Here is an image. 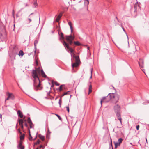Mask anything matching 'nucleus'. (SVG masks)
<instances>
[{
    "instance_id": "obj_14",
    "label": "nucleus",
    "mask_w": 149,
    "mask_h": 149,
    "mask_svg": "<svg viewBox=\"0 0 149 149\" xmlns=\"http://www.w3.org/2000/svg\"><path fill=\"white\" fill-rule=\"evenodd\" d=\"M24 54L23 52V51L21 50H20L19 53L18 55L19 56H21L22 57L23 55H24Z\"/></svg>"
},
{
    "instance_id": "obj_17",
    "label": "nucleus",
    "mask_w": 149,
    "mask_h": 149,
    "mask_svg": "<svg viewBox=\"0 0 149 149\" xmlns=\"http://www.w3.org/2000/svg\"><path fill=\"white\" fill-rule=\"evenodd\" d=\"M68 24L70 26L71 32H72L73 30H72V26L71 22H68Z\"/></svg>"
},
{
    "instance_id": "obj_7",
    "label": "nucleus",
    "mask_w": 149,
    "mask_h": 149,
    "mask_svg": "<svg viewBox=\"0 0 149 149\" xmlns=\"http://www.w3.org/2000/svg\"><path fill=\"white\" fill-rule=\"evenodd\" d=\"M6 95L8 96V97L5 100H8L10 99L12 100H13L14 99V96L12 93L7 92L6 93Z\"/></svg>"
},
{
    "instance_id": "obj_9",
    "label": "nucleus",
    "mask_w": 149,
    "mask_h": 149,
    "mask_svg": "<svg viewBox=\"0 0 149 149\" xmlns=\"http://www.w3.org/2000/svg\"><path fill=\"white\" fill-rule=\"evenodd\" d=\"M138 63L139 66L141 68H142L143 67L144 62L143 59H140L138 62Z\"/></svg>"
},
{
    "instance_id": "obj_37",
    "label": "nucleus",
    "mask_w": 149,
    "mask_h": 149,
    "mask_svg": "<svg viewBox=\"0 0 149 149\" xmlns=\"http://www.w3.org/2000/svg\"><path fill=\"white\" fill-rule=\"evenodd\" d=\"M139 125H137L136 126V129L137 130H139Z\"/></svg>"
},
{
    "instance_id": "obj_38",
    "label": "nucleus",
    "mask_w": 149,
    "mask_h": 149,
    "mask_svg": "<svg viewBox=\"0 0 149 149\" xmlns=\"http://www.w3.org/2000/svg\"><path fill=\"white\" fill-rule=\"evenodd\" d=\"M59 105H60V107H61V99H60L59 100Z\"/></svg>"
},
{
    "instance_id": "obj_44",
    "label": "nucleus",
    "mask_w": 149,
    "mask_h": 149,
    "mask_svg": "<svg viewBox=\"0 0 149 149\" xmlns=\"http://www.w3.org/2000/svg\"><path fill=\"white\" fill-rule=\"evenodd\" d=\"M110 140H111V145H112V141L111 139V138H110Z\"/></svg>"
},
{
    "instance_id": "obj_27",
    "label": "nucleus",
    "mask_w": 149,
    "mask_h": 149,
    "mask_svg": "<svg viewBox=\"0 0 149 149\" xmlns=\"http://www.w3.org/2000/svg\"><path fill=\"white\" fill-rule=\"evenodd\" d=\"M69 93H70V91H68L66 92H65L63 94V95L62 96H63L69 94Z\"/></svg>"
},
{
    "instance_id": "obj_13",
    "label": "nucleus",
    "mask_w": 149,
    "mask_h": 149,
    "mask_svg": "<svg viewBox=\"0 0 149 149\" xmlns=\"http://www.w3.org/2000/svg\"><path fill=\"white\" fill-rule=\"evenodd\" d=\"M59 39L60 40H64V37L63 36V33L61 32L60 33V37L59 38Z\"/></svg>"
},
{
    "instance_id": "obj_50",
    "label": "nucleus",
    "mask_w": 149,
    "mask_h": 149,
    "mask_svg": "<svg viewBox=\"0 0 149 149\" xmlns=\"http://www.w3.org/2000/svg\"><path fill=\"white\" fill-rule=\"evenodd\" d=\"M142 70L144 72V71L145 70L144 69H143V70Z\"/></svg>"
},
{
    "instance_id": "obj_25",
    "label": "nucleus",
    "mask_w": 149,
    "mask_h": 149,
    "mask_svg": "<svg viewBox=\"0 0 149 149\" xmlns=\"http://www.w3.org/2000/svg\"><path fill=\"white\" fill-rule=\"evenodd\" d=\"M63 86H64V85H61L60 86L59 88V91H61L63 90L62 87Z\"/></svg>"
},
{
    "instance_id": "obj_5",
    "label": "nucleus",
    "mask_w": 149,
    "mask_h": 149,
    "mask_svg": "<svg viewBox=\"0 0 149 149\" xmlns=\"http://www.w3.org/2000/svg\"><path fill=\"white\" fill-rule=\"evenodd\" d=\"M111 99V97H110V96L109 95L107 96L103 97L102 99L101 100L100 103L102 105V103L103 102L107 103Z\"/></svg>"
},
{
    "instance_id": "obj_10",
    "label": "nucleus",
    "mask_w": 149,
    "mask_h": 149,
    "mask_svg": "<svg viewBox=\"0 0 149 149\" xmlns=\"http://www.w3.org/2000/svg\"><path fill=\"white\" fill-rule=\"evenodd\" d=\"M17 114L18 116L20 118H22L23 117V115L22 113L20 110H18L17 111Z\"/></svg>"
},
{
    "instance_id": "obj_19",
    "label": "nucleus",
    "mask_w": 149,
    "mask_h": 149,
    "mask_svg": "<svg viewBox=\"0 0 149 149\" xmlns=\"http://www.w3.org/2000/svg\"><path fill=\"white\" fill-rule=\"evenodd\" d=\"M38 137L42 141L44 140V136L40 134H39Z\"/></svg>"
},
{
    "instance_id": "obj_11",
    "label": "nucleus",
    "mask_w": 149,
    "mask_h": 149,
    "mask_svg": "<svg viewBox=\"0 0 149 149\" xmlns=\"http://www.w3.org/2000/svg\"><path fill=\"white\" fill-rule=\"evenodd\" d=\"M18 149H24V146H22V143L20 142L17 146Z\"/></svg>"
},
{
    "instance_id": "obj_20",
    "label": "nucleus",
    "mask_w": 149,
    "mask_h": 149,
    "mask_svg": "<svg viewBox=\"0 0 149 149\" xmlns=\"http://www.w3.org/2000/svg\"><path fill=\"white\" fill-rule=\"evenodd\" d=\"M114 143L115 146V148H116L118 146H119L120 144H119V143L118 142H114Z\"/></svg>"
},
{
    "instance_id": "obj_51",
    "label": "nucleus",
    "mask_w": 149,
    "mask_h": 149,
    "mask_svg": "<svg viewBox=\"0 0 149 149\" xmlns=\"http://www.w3.org/2000/svg\"><path fill=\"white\" fill-rule=\"evenodd\" d=\"M146 142L147 143V139L146 138Z\"/></svg>"
},
{
    "instance_id": "obj_12",
    "label": "nucleus",
    "mask_w": 149,
    "mask_h": 149,
    "mask_svg": "<svg viewBox=\"0 0 149 149\" xmlns=\"http://www.w3.org/2000/svg\"><path fill=\"white\" fill-rule=\"evenodd\" d=\"M28 122L30 125V128H31V125L32 124V123L30 117H29L28 118Z\"/></svg>"
},
{
    "instance_id": "obj_29",
    "label": "nucleus",
    "mask_w": 149,
    "mask_h": 149,
    "mask_svg": "<svg viewBox=\"0 0 149 149\" xmlns=\"http://www.w3.org/2000/svg\"><path fill=\"white\" fill-rule=\"evenodd\" d=\"M41 148L44 149V148L42 145H40L39 148H37L36 149H41Z\"/></svg>"
},
{
    "instance_id": "obj_58",
    "label": "nucleus",
    "mask_w": 149,
    "mask_h": 149,
    "mask_svg": "<svg viewBox=\"0 0 149 149\" xmlns=\"http://www.w3.org/2000/svg\"><path fill=\"white\" fill-rule=\"evenodd\" d=\"M116 18L117 19H117V17H116Z\"/></svg>"
},
{
    "instance_id": "obj_22",
    "label": "nucleus",
    "mask_w": 149,
    "mask_h": 149,
    "mask_svg": "<svg viewBox=\"0 0 149 149\" xmlns=\"http://www.w3.org/2000/svg\"><path fill=\"white\" fill-rule=\"evenodd\" d=\"M74 43L76 45L79 46L81 45L79 41L74 42Z\"/></svg>"
},
{
    "instance_id": "obj_23",
    "label": "nucleus",
    "mask_w": 149,
    "mask_h": 149,
    "mask_svg": "<svg viewBox=\"0 0 149 149\" xmlns=\"http://www.w3.org/2000/svg\"><path fill=\"white\" fill-rule=\"evenodd\" d=\"M18 121L19 125L23 124V121L22 119H19Z\"/></svg>"
},
{
    "instance_id": "obj_55",
    "label": "nucleus",
    "mask_w": 149,
    "mask_h": 149,
    "mask_svg": "<svg viewBox=\"0 0 149 149\" xmlns=\"http://www.w3.org/2000/svg\"><path fill=\"white\" fill-rule=\"evenodd\" d=\"M47 136H48V134L47 133Z\"/></svg>"
},
{
    "instance_id": "obj_3",
    "label": "nucleus",
    "mask_w": 149,
    "mask_h": 149,
    "mask_svg": "<svg viewBox=\"0 0 149 149\" xmlns=\"http://www.w3.org/2000/svg\"><path fill=\"white\" fill-rule=\"evenodd\" d=\"M109 95L111 97V100L113 103H117L119 100V95L113 93H109Z\"/></svg>"
},
{
    "instance_id": "obj_18",
    "label": "nucleus",
    "mask_w": 149,
    "mask_h": 149,
    "mask_svg": "<svg viewBox=\"0 0 149 149\" xmlns=\"http://www.w3.org/2000/svg\"><path fill=\"white\" fill-rule=\"evenodd\" d=\"M40 72L41 74V75H42V77H46V75L45 74L43 70L42 69H41L40 70Z\"/></svg>"
},
{
    "instance_id": "obj_54",
    "label": "nucleus",
    "mask_w": 149,
    "mask_h": 149,
    "mask_svg": "<svg viewBox=\"0 0 149 149\" xmlns=\"http://www.w3.org/2000/svg\"><path fill=\"white\" fill-rule=\"evenodd\" d=\"M2 117V116L1 115H0V118H1Z\"/></svg>"
},
{
    "instance_id": "obj_40",
    "label": "nucleus",
    "mask_w": 149,
    "mask_h": 149,
    "mask_svg": "<svg viewBox=\"0 0 149 149\" xmlns=\"http://www.w3.org/2000/svg\"><path fill=\"white\" fill-rule=\"evenodd\" d=\"M29 136L30 137V138H29V139L30 140H31V139H32V136H31V135L30 134H29Z\"/></svg>"
},
{
    "instance_id": "obj_48",
    "label": "nucleus",
    "mask_w": 149,
    "mask_h": 149,
    "mask_svg": "<svg viewBox=\"0 0 149 149\" xmlns=\"http://www.w3.org/2000/svg\"><path fill=\"white\" fill-rule=\"evenodd\" d=\"M36 50H35V51H34V55H35V54H36Z\"/></svg>"
},
{
    "instance_id": "obj_15",
    "label": "nucleus",
    "mask_w": 149,
    "mask_h": 149,
    "mask_svg": "<svg viewBox=\"0 0 149 149\" xmlns=\"http://www.w3.org/2000/svg\"><path fill=\"white\" fill-rule=\"evenodd\" d=\"M62 16V14H60L57 17L56 19V21L58 22L60 18H61Z\"/></svg>"
},
{
    "instance_id": "obj_33",
    "label": "nucleus",
    "mask_w": 149,
    "mask_h": 149,
    "mask_svg": "<svg viewBox=\"0 0 149 149\" xmlns=\"http://www.w3.org/2000/svg\"><path fill=\"white\" fill-rule=\"evenodd\" d=\"M55 115H56V116L58 118V119L60 120H61V118L60 117V116L58 115V114H55Z\"/></svg>"
},
{
    "instance_id": "obj_28",
    "label": "nucleus",
    "mask_w": 149,
    "mask_h": 149,
    "mask_svg": "<svg viewBox=\"0 0 149 149\" xmlns=\"http://www.w3.org/2000/svg\"><path fill=\"white\" fill-rule=\"evenodd\" d=\"M122 28L123 30V31L125 32V33L126 34V35L127 36V39H128V36L127 35V33H126V31L125 30L124 28H123V26H122Z\"/></svg>"
},
{
    "instance_id": "obj_30",
    "label": "nucleus",
    "mask_w": 149,
    "mask_h": 149,
    "mask_svg": "<svg viewBox=\"0 0 149 149\" xmlns=\"http://www.w3.org/2000/svg\"><path fill=\"white\" fill-rule=\"evenodd\" d=\"M40 140H38L35 143V145H37V144H39L40 142Z\"/></svg>"
},
{
    "instance_id": "obj_6",
    "label": "nucleus",
    "mask_w": 149,
    "mask_h": 149,
    "mask_svg": "<svg viewBox=\"0 0 149 149\" xmlns=\"http://www.w3.org/2000/svg\"><path fill=\"white\" fill-rule=\"evenodd\" d=\"M74 39V37L71 35L66 36V39L67 40L69 43L71 45L72 43V40Z\"/></svg>"
},
{
    "instance_id": "obj_26",
    "label": "nucleus",
    "mask_w": 149,
    "mask_h": 149,
    "mask_svg": "<svg viewBox=\"0 0 149 149\" xmlns=\"http://www.w3.org/2000/svg\"><path fill=\"white\" fill-rule=\"evenodd\" d=\"M38 42L37 40H35L34 42V45L35 46V49L36 48V44L38 43Z\"/></svg>"
},
{
    "instance_id": "obj_57",
    "label": "nucleus",
    "mask_w": 149,
    "mask_h": 149,
    "mask_svg": "<svg viewBox=\"0 0 149 149\" xmlns=\"http://www.w3.org/2000/svg\"><path fill=\"white\" fill-rule=\"evenodd\" d=\"M53 81H52V83H53Z\"/></svg>"
},
{
    "instance_id": "obj_39",
    "label": "nucleus",
    "mask_w": 149,
    "mask_h": 149,
    "mask_svg": "<svg viewBox=\"0 0 149 149\" xmlns=\"http://www.w3.org/2000/svg\"><path fill=\"white\" fill-rule=\"evenodd\" d=\"M20 125L21 128H23V124H22V125Z\"/></svg>"
},
{
    "instance_id": "obj_34",
    "label": "nucleus",
    "mask_w": 149,
    "mask_h": 149,
    "mask_svg": "<svg viewBox=\"0 0 149 149\" xmlns=\"http://www.w3.org/2000/svg\"><path fill=\"white\" fill-rule=\"evenodd\" d=\"M66 107L68 112L69 113V106H67Z\"/></svg>"
},
{
    "instance_id": "obj_36",
    "label": "nucleus",
    "mask_w": 149,
    "mask_h": 149,
    "mask_svg": "<svg viewBox=\"0 0 149 149\" xmlns=\"http://www.w3.org/2000/svg\"><path fill=\"white\" fill-rule=\"evenodd\" d=\"M20 139H21V140H22L23 139H24V135H22L21 136H20Z\"/></svg>"
},
{
    "instance_id": "obj_45",
    "label": "nucleus",
    "mask_w": 149,
    "mask_h": 149,
    "mask_svg": "<svg viewBox=\"0 0 149 149\" xmlns=\"http://www.w3.org/2000/svg\"><path fill=\"white\" fill-rule=\"evenodd\" d=\"M25 126H26V127H28V125H27V124L26 123H25Z\"/></svg>"
},
{
    "instance_id": "obj_8",
    "label": "nucleus",
    "mask_w": 149,
    "mask_h": 149,
    "mask_svg": "<svg viewBox=\"0 0 149 149\" xmlns=\"http://www.w3.org/2000/svg\"><path fill=\"white\" fill-rule=\"evenodd\" d=\"M63 43L65 47V48L66 47L68 49H69L71 53L73 52V50L72 48H70L69 47L68 45L65 41L63 40Z\"/></svg>"
},
{
    "instance_id": "obj_42",
    "label": "nucleus",
    "mask_w": 149,
    "mask_h": 149,
    "mask_svg": "<svg viewBox=\"0 0 149 149\" xmlns=\"http://www.w3.org/2000/svg\"><path fill=\"white\" fill-rule=\"evenodd\" d=\"M18 132H19V133H21V132L20 130L19 129H18Z\"/></svg>"
},
{
    "instance_id": "obj_4",
    "label": "nucleus",
    "mask_w": 149,
    "mask_h": 149,
    "mask_svg": "<svg viewBox=\"0 0 149 149\" xmlns=\"http://www.w3.org/2000/svg\"><path fill=\"white\" fill-rule=\"evenodd\" d=\"M73 54H74V55H75V54L73 53ZM74 57L75 58L76 60V62L72 64V66L73 68L78 66L80 62V60L79 56H74Z\"/></svg>"
},
{
    "instance_id": "obj_53",
    "label": "nucleus",
    "mask_w": 149,
    "mask_h": 149,
    "mask_svg": "<svg viewBox=\"0 0 149 149\" xmlns=\"http://www.w3.org/2000/svg\"><path fill=\"white\" fill-rule=\"evenodd\" d=\"M128 46H129V41H128Z\"/></svg>"
},
{
    "instance_id": "obj_2",
    "label": "nucleus",
    "mask_w": 149,
    "mask_h": 149,
    "mask_svg": "<svg viewBox=\"0 0 149 149\" xmlns=\"http://www.w3.org/2000/svg\"><path fill=\"white\" fill-rule=\"evenodd\" d=\"M114 109L118 120L122 124V118L120 115V107L118 104L116 105L114 107Z\"/></svg>"
},
{
    "instance_id": "obj_35",
    "label": "nucleus",
    "mask_w": 149,
    "mask_h": 149,
    "mask_svg": "<svg viewBox=\"0 0 149 149\" xmlns=\"http://www.w3.org/2000/svg\"><path fill=\"white\" fill-rule=\"evenodd\" d=\"M55 84L57 86H58L60 85V84L57 82H55Z\"/></svg>"
},
{
    "instance_id": "obj_43",
    "label": "nucleus",
    "mask_w": 149,
    "mask_h": 149,
    "mask_svg": "<svg viewBox=\"0 0 149 149\" xmlns=\"http://www.w3.org/2000/svg\"><path fill=\"white\" fill-rule=\"evenodd\" d=\"M48 132L49 134L51 133V132H50L49 129H48Z\"/></svg>"
},
{
    "instance_id": "obj_49",
    "label": "nucleus",
    "mask_w": 149,
    "mask_h": 149,
    "mask_svg": "<svg viewBox=\"0 0 149 149\" xmlns=\"http://www.w3.org/2000/svg\"><path fill=\"white\" fill-rule=\"evenodd\" d=\"M33 14V13H32L29 16V17H30L31 15Z\"/></svg>"
},
{
    "instance_id": "obj_56",
    "label": "nucleus",
    "mask_w": 149,
    "mask_h": 149,
    "mask_svg": "<svg viewBox=\"0 0 149 149\" xmlns=\"http://www.w3.org/2000/svg\"><path fill=\"white\" fill-rule=\"evenodd\" d=\"M14 10H13V13H14Z\"/></svg>"
},
{
    "instance_id": "obj_41",
    "label": "nucleus",
    "mask_w": 149,
    "mask_h": 149,
    "mask_svg": "<svg viewBox=\"0 0 149 149\" xmlns=\"http://www.w3.org/2000/svg\"><path fill=\"white\" fill-rule=\"evenodd\" d=\"M28 20L29 21V23H30V22H31L32 21L31 19L30 18H29Z\"/></svg>"
},
{
    "instance_id": "obj_1",
    "label": "nucleus",
    "mask_w": 149,
    "mask_h": 149,
    "mask_svg": "<svg viewBox=\"0 0 149 149\" xmlns=\"http://www.w3.org/2000/svg\"><path fill=\"white\" fill-rule=\"evenodd\" d=\"M40 68H35V70H33L32 76L34 78V89L36 90H40L42 88L40 86V81L38 77V74L40 73Z\"/></svg>"
},
{
    "instance_id": "obj_16",
    "label": "nucleus",
    "mask_w": 149,
    "mask_h": 149,
    "mask_svg": "<svg viewBox=\"0 0 149 149\" xmlns=\"http://www.w3.org/2000/svg\"><path fill=\"white\" fill-rule=\"evenodd\" d=\"M92 85L90 84L89 85V91H88V94H89L91 93L92 92Z\"/></svg>"
},
{
    "instance_id": "obj_32",
    "label": "nucleus",
    "mask_w": 149,
    "mask_h": 149,
    "mask_svg": "<svg viewBox=\"0 0 149 149\" xmlns=\"http://www.w3.org/2000/svg\"><path fill=\"white\" fill-rule=\"evenodd\" d=\"M92 72H93V68H92L91 69V75L90 77V78H91L92 77Z\"/></svg>"
},
{
    "instance_id": "obj_47",
    "label": "nucleus",
    "mask_w": 149,
    "mask_h": 149,
    "mask_svg": "<svg viewBox=\"0 0 149 149\" xmlns=\"http://www.w3.org/2000/svg\"><path fill=\"white\" fill-rule=\"evenodd\" d=\"M32 53H33V52H32V53H29V54H28V55H29V56H30V55L31 54H32Z\"/></svg>"
},
{
    "instance_id": "obj_24",
    "label": "nucleus",
    "mask_w": 149,
    "mask_h": 149,
    "mask_svg": "<svg viewBox=\"0 0 149 149\" xmlns=\"http://www.w3.org/2000/svg\"><path fill=\"white\" fill-rule=\"evenodd\" d=\"M122 138H120L118 139V143H119V144H120V143H122Z\"/></svg>"
},
{
    "instance_id": "obj_31",
    "label": "nucleus",
    "mask_w": 149,
    "mask_h": 149,
    "mask_svg": "<svg viewBox=\"0 0 149 149\" xmlns=\"http://www.w3.org/2000/svg\"><path fill=\"white\" fill-rule=\"evenodd\" d=\"M85 0V3L87 4V5H88V4L89 3V2H88V0Z\"/></svg>"
},
{
    "instance_id": "obj_21",
    "label": "nucleus",
    "mask_w": 149,
    "mask_h": 149,
    "mask_svg": "<svg viewBox=\"0 0 149 149\" xmlns=\"http://www.w3.org/2000/svg\"><path fill=\"white\" fill-rule=\"evenodd\" d=\"M37 0H34L33 5L34 7H36L37 6Z\"/></svg>"
},
{
    "instance_id": "obj_52",
    "label": "nucleus",
    "mask_w": 149,
    "mask_h": 149,
    "mask_svg": "<svg viewBox=\"0 0 149 149\" xmlns=\"http://www.w3.org/2000/svg\"><path fill=\"white\" fill-rule=\"evenodd\" d=\"M17 125H16V129H17Z\"/></svg>"
},
{
    "instance_id": "obj_46",
    "label": "nucleus",
    "mask_w": 149,
    "mask_h": 149,
    "mask_svg": "<svg viewBox=\"0 0 149 149\" xmlns=\"http://www.w3.org/2000/svg\"><path fill=\"white\" fill-rule=\"evenodd\" d=\"M36 64H37V65H38V62L37 61V60H36Z\"/></svg>"
}]
</instances>
